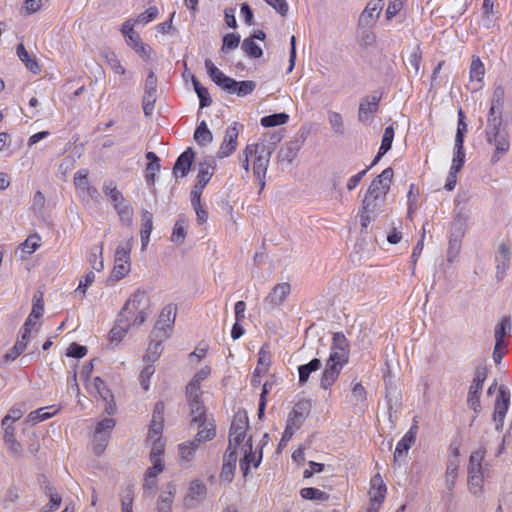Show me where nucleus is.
Instances as JSON below:
<instances>
[{
    "mask_svg": "<svg viewBox=\"0 0 512 512\" xmlns=\"http://www.w3.org/2000/svg\"><path fill=\"white\" fill-rule=\"evenodd\" d=\"M451 452H453V455L449 458L446 469V485L449 490H451L455 485L457 480V470L459 467L458 449L453 448Z\"/></svg>",
    "mask_w": 512,
    "mask_h": 512,
    "instance_id": "30",
    "label": "nucleus"
},
{
    "mask_svg": "<svg viewBox=\"0 0 512 512\" xmlns=\"http://www.w3.org/2000/svg\"><path fill=\"white\" fill-rule=\"evenodd\" d=\"M187 230V222L184 219H179L175 222L172 237H170V240H172L173 243L181 245L184 240L186 239V232Z\"/></svg>",
    "mask_w": 512,
    "mask_h": 512,
    "instance_id": "47",
    "label": "nucleus"
},
{
    "mask_svg": "<svg viewBox=\"0 0 512 512\" xmlns=\"http://www.w3.org/2000/svg\"><path fill=\"white\" fill-rule=\"evenodd\" d=\"M17 55L21 62L24 63L27 70L37 75L40 72V67L36 59H33L30 54L26 51L23 43H19L17 46Z\"/></svg>",
    "mask_w": 512,
    "mask_h": 512,
    "instance_id": "37",
    "label": "nucleus"
},
{
    "mask_svg": "<svg viewBox=\"0 0 512 512\" xmlns=\"http://www.w3.org/2000/svg\"><path fill=\"white\" fill-rule=\"evenodd\" d=\"M214 166L211 163L203 162L199 165L198 183L193 188L192 193L201 194L208 181L213 177Z\"/></svg>",
    "mask_w": 512,
    "mask_h": 512,
    "instance_id": "29",
    "label": "nucleus"
},
{
    "mask_svg": "<svg viewBox=\"0 0 512 512\" xmlns=\"http://www.w3.org/2000/svg\"><path fill=\"white\" fill-rule=\"evenodd\" d=\"M379 98L374 96L371 98H365L359 105L358 119L359 121H370L372 116L378 110Z\"/></svg>",
    "mask_w": 512,
    "mask_h": 512,
    "instance_id": "25",
    "label": "nucleus"
},
{
    "mask_svg": "<svg viewBox=\"0 0 512 512\" xmlns=\"http://www.w3.org/2000/svg\"><path fill=\"white\" fill-rule=\"evenodd\" d=\"M256 87L254 81H234L233 84L226 86L224 90L228 93H235L239 97L251 94Z\"/></svg>",
    "mask_w": 512,
    "mask_h": 512,
    "instance_id": "34",
    "label": "nucleus"
},
{
    "mask_svg": "<svg viewBox=\"0 0 512 512\" xmlns=\"http://www.w3.org/2000/svg\"><path fill=\"white\" fill-rule=\"evenodd\" d=\"M269 365H271V355L267 350H265V348H261L259 352L258 366L257 369H255V373L265 374Z\"/></svg>",
    "mask_w": 512,
    "mask_h": 512,
    "instance_id": "61",
    "label": "nucleus"
},
{
    "mask_svg": "<svg viewBox=\"0 0 512 512\" xmlns=\"http://www.w3.org/2000/svg\"><path fill=\"white\" fill-rule=\"evenodd\" d=\"M74 183L79 192L85 193L91 199L96 196V188L89 184L88 171L80 170L74 177Z\"/></svg>",
    "mask_w": 512,
    "mask_h": 512,
    "instance_id": "31",
    "label": "nucleus"
},
{
    "mask_svg": "<svg viewBox=\"0 0 512 512\" xmlns=\"http://www.w3.org/2000/svg\"><path fill=\"white\" fill-rule=\"evenodd\" d=\"M194 152L191 148L182 152L174 164L173 173L175 177H185L193 164Z\"/></svg>",
    "mask_w": 512,
    "mask_h": 512,
    "instance_id": "22",
    "label": "nucleus"
},
{
    "mask_svg": "<svg viewBox=\"0 0 512 512\" xmlns=\"http://www.w3.org/2000/svg\"><path fill=\"white\" fill-rule=\"evenodd\" d=\"M121 512H132V503H134V487L128 486L121 492Z\"/></svg>",
    "mask_w": 512,
    "mask_h": 512,
    "instance_id": "50",
    "label": "nucleus"
},
{
    "mask_svg": "<svg viewBox=\"0 0 512 512\" xmlns=\"http://www.w3.org/2000/svg\"><path fill=\"white\" fill-rule=\"evenodd\" d=\"M393 137H395V131L393 130L392 126L386 127L382 139V144H380L378 154L374 159V162H372V165H375L381 156L386 154L387 151L391 149Z\"/></svg>",
    "mask_w": 512,
    "mask_h": 512,
    "instance_id": "41",
    "label": "nucleus"
},
{
    "mask_svg": "<svg viewBox=\"0 0 512 512\" xmlns=\"http://www.w3.org/2000/svg\"><path fill=\"white\" fill-rule=\"evenodd\" d=\"M484 459V450L477 449L470 455L469 465H468V486L469 490L475 496H478L482 493L483 487V469H482V461Z\"/></svg>",
    "mask_w": 512,
    "mask_h": 512,
    "instance_id": "11",
    "label": "nucleus"
},
{
    "mask_svg": "<svg viewBox=\"0 0 512 512\" xmlns=\"http://www.w3.org/2000/svg\"><path fill=\"white\" fill-rule=\"evenodd\" d=\"M150 313V297L147 292L142 290H137L131 294L122 309L123 317L134 327H138L147 321Z\"/></svg>",
    "mask_w": 512,
    "mask_h": 512,
    "instance_id": "6",
    "label": "nucleus"
},
{
    "mask_svg": "<svg viewBox=\"0 0 512 512\" xmlns=\"http://www.w3.org/2000/svg\"><path fill=\"white\" fill-rule=\"evenodd\" d=\"M241 48L244 50L246 55L252 58H260L262 55V49L253 41L252 38H246L244 42H242Z\"/></svg>",
    "mask_w": 512,
    "mask_h": 512,
    "instance_id": "56",
    "label": "nucleus"
},
{
    "mask_svg": "<svg viewBox=\"0 0 512 512\" xmlns=\"http://www.w3.org/2000/svg\"><path fill=\"white\" fill-rule=\"evenodd\" d=\"M417 427H411L409 431L403 436V438L398 441L396 450L394 453L395 461L401 460L404 458L405 454L409 451L412 444L415 443L416 440Z\"/></svg>",
    "mask_w": 512,
    "mask_h": 512,
    "instance_id": "23",
    "label": "nucleus"
},
{
    "mask_svg": "<svg viewBox=\"0 0 512 512\" xmlns=\"http://www.w3.org/2000/svg\"><path fill=\"white\" fill-rule=\"evenodd\" d=\"M249 422L245 411H238L234 414L231 429H229L228 452L240 453V469L246 476L251 466L258 467L262 454L261 451L253 450L252 436L248 433Z\"/></svg>",
    "mask_w": 512,
    "mask_h": 512,
    "instance_id": "1",
    "label": "nucleus"
},
{
    "mask_svg": "<svg viewBox=\"0 0 512 512\" xmlns=\"http://www.w3.org/2000/svg\"><path fill=\"white\" fill-rule=\"evenodd\" d=\"M205 66L209 77L212 78L216 85L221 86L222 89L233 84V79L226 76L221 70L217 69L210 59H206Z\"/></svg>",
    "mask_w": 512,
    "mask_h": 512,
    "instance_id": "28",
    "label": "nucleus"
},
{
    "mask_svg": "<svg viewBox=\"0 0 512 512\" xmlns=\"http://www.w3.org/2000/svg\"><path fill=\"white\" fill-rule=\"evenodd\" d=\"M150 443V462L152 467L148 468L144 474L143 487L146 489H154L156 487V477L164 470V462L162 455L164 453V441H148Z\"/></svg>",
    "mask_w": 512,
    "mask_h": 512,
    "instance_id": "9",
    "label": "nucleus"
},
{
    "mask_svg": "<svg viewBox=\"0 0 512 512\" xmlns=\"http://www.w3.org/2000/svg\"><path fill=\"white\" fill-rule=\"evenodd\" d=\"M509 392L504 386L499 387V394H497L494 404L493 420L496 423V429L500 430L503 425V420L507 414L509 407Z\"/></svg>",
    "mask_w": 512,
    "mask_h": 512,
    "instance_id": "16",
    "label": "nucleus"
},
{
    "mask_svg": "<svg viewBox=\"0 0 512 512\" xmlns=\"http://www.w3.org/2000/svg\"><path fill=\"white\" fill-rule=\"evenodd\" d=\"M419 198L418 188L411 184L408 192V217L411 218L413 213L417 210V201Z\"/></svg>",
    "mask_w": 512,
    "mask_h": 512,
    "instance_id": "62",
    "label": "nucleus"
},
{
    "mask_svg": "<svg viewBox=\"0 0 512 512\" xmlns=\"http://www.w3.org/2000/svg\"><path fill=\"white\" fill-rule=\"evenodd\" d=\"M464 138H455V155L453 158V164H451V171L458 172L461 170L464 164V149H463Z\"/></svg>",
    "mask_w": 512,
    "mask_h": 512,
    "instance_id": "45",
    "label": "nucleus"
},
{
    "mask_svg": "<svg viewBox=\"0 0 512 512\" xmlns=\"http://www.w3.org/2000/svg\"><path fill=\"white\" fill-rule=\"evenodd\" d=\"M288 121L287 113L272 114L262 117L260 120L261 126L263 127H278L286 124Z\"/></svg>",
    "mask_w": 512,
    "mask_h": 512,
    "instance_id": "48",
    "label": "nucleus"
},
{
    "mask_svg": "<svg viewBox=\"0 0 512 512\" xmlns=\"http://www.w3.org/2000/svg\"><path fill=\"white\" fill-rule=\"evenodd\" d=\"M421 62H422V53L421 50L417 47L414 52L410 54L408 59H406V65H408L409 69L414 70L415 75L421 74Z\"/></svg>",
    "mask_w": 512,
    "mask_h": 512,
    "instance_id": "54",
    "label": "nucleus"
},
{
    "mask_svg": "<svg viewBox=\"0 0 512 512\" xmlns=\"http://www.w3.org/2000/svg\"><path fill=\"white\" fill-rule=\"evenodd\" d=\"M199 447V444H196L195 441H186L179 445V458L181 463L189 464L193 461L196 449Z\"/></svg>",
    "mask_w": 512,
    "mask_h": 512,
    "instance_id": "39",
    "label": "nucleus"
},
{
    "mask_svg": "<svg viewBox=\"0 0 512 512\" xmlns=\"http://www.w3.org/2000/svg\"><path fill=\"white\" fill-rule=\"evenodd\" d=\"M509 248L506 244L502 243L499 247V250L496 252V271L497 277L502 278L504 276L505 271L508 269L509 265Z\"/></svg>",
    "mask_w": 512,
    "mask_h": 512,
    "instance_id": "35",
    "label": "nucleus"
},
{
    "mask_svg": "<svg viewBox=\"0 0 512 512\" xmlns=\"http://www.w3.org/2000/svg\"><path fill=\"white\" fill-rule=\"evenodd\" d=\"M130 49L134 50L135 54L140 56L144 62H150L154 58V51L149 45L142 41L141 37H136L131 40H126Z\"/></svg>",
    "mask_w": 512,
    "mask_h": 512,
    "instance_id": "24",
    "label": "nucleus"
},
{
    "mask_svg": "<svg viewBox=\"0 0 512 512\" xmlns=\"http://www.w3.org/2000/svg\"><path fill=\"white\" fill-rule=\"evenodd\" d=\"M176 493V486L174 483H168L166 487L162 490L161 496H160V502L165 505L166 507H169L170 503L173 502V499L175 497Z\"/></svg>",
    "mask_w": 512,
    "mask_h": 512,
    "instance_id": "63",
    "label": "nucleus"
},
{
    "mask_svg": "<svg viewBox=\"0 0 512 512\" xmlns=\"http://www.w3.org/2000/svg\"><path fill=\"white\" fill-rule=\"evenodd\" d=\"M511 329L510 317H503L501 322L495 327V343L497 345L504 344V337Z\"/></svg>",
    "mask_w": 512,
    "mask_h": 512,
    "instance_id": "49",
    "label": "nucleus"
},
{
    "mask_svg": "<svg viewBox=\"0 0 512 512\" xmlns=\"http://www.w3.org/2000/svg\"><path fill=\"white\" fill-rule=\"evenodd\" d=\"M382 1L383 0H375L366 5L362 16H360V21H364L366 24L375 21L383 8Z\"/></svg>",
    "mask_w": 512,
    "mask_h": 512,
    "instance_id": "38",
    "label": "nucleus"
},
{
    "mask_svg": "<svg viewBox=\"0 0 512 512\" xmlns=\"http://www.w3.org/2000/svg\"><path fill=\"white\" fill-rule=\"evenodd\" d=\"M190 423H192V425L199 426V431L196 433V436L192 442L200 445L203 442H208L215 437V424L213 420H207L206 414L202 421H194L192 418L190 419Z\"/></svg>",
    "mask_w": 512,
    "mask_h": 512,
    "instance_id": "21",
    "label": "nucleus"
},
{
    "mask_svg": "<svg viewBox=\"0 0 512 512\" xmlns=\"http://www.w3.org/2000/svg\"><path fill=\"white\" fill-rule=\"evenodd\" d=\"M192 82L195 93L198 94V97L200 99V108H205L209 106L211 104V99L209 97L207 88L201 86L200 82L196 79L195 76H192Z\"/></svg>",
    "mask_w": 512,
    "mask_h": 512,
    "instance_id": "52",
    "label": "nucleus"
},
{
    "mask_svg": "<svg viewBox=\"0 0 512 512\" xmlns=\"http://www.w3.org/2000/svg\"><path fill=\"white\" fill-rule=\"evenodd\" d=\"M104 194L109 197L112 205L120 215L121 220L130 224L132 220V208L130 207L127 200L123 197L122 192L117 189L115 184H108L103 188Z\"/></svg>",
    "mask_w": 512,
    "mask_h": 512,
    "instance_id": "12",
    "label": "nucleus"
},
{
    "mask_svg": "<svg viewBox=\"0 0 512 512\" xmlns=\"http://www.w3.org/2000/svg\"><path fill=\"white\" fill-rule=\"evenodd\" d=\"M321 361L319 358H313L310 363L300 365L298 368L299 384L304 385L312 372L320 369Z\"/></svg>",
    "mask_w": 512,
    "mask_h": 512,
    "instance_id": "40",
    "label": "nucleus"
},
{
    "mask_svg": "<svg viewBox=\"0 0 512 512\" xmlns=\"http://www.w3.org/2000/svg\"><path fill=\"white\" fill-rule=\"evenodd\" d=\"M87 389L92 395L100 397L103 400V402L106 403V411L109 414H111L115 410L113 397L107 386L104 385V382L101 378H93L92 381L87 384Z\"/></svg>",
    "mask_w": 512,
    "mask_h": 512,
    "instance_id": "17",
    "label": "nucleus"
},
{
    "mask_svg": "<svg viewBox=\"0 0 512 512\" xmlns=\"http://www.w3.org/2000/svg\"><path fill=\"white\" fill-rule=\"evenodd\" d=\"M237 452H226L224 464H222L220 478L222 481H232L234 470L236 467Z\"/></svg>",
    "mask_w": 512,
    "mask_h": 512,
    "instance_id": "32",
    "label": "nucleus"
},
{
    "mask_svg": "<svg viewBox=\"0 0 512 512\" xmlns=\"http://www.w3.org/2000/svg\"><path fill=\"white\" fill-rule=\"evenodd\" d=\"M168 338L169 337H161L156 333H152V335H150V342L147 348L146 356H144V358L152 362L160 358L161 353L163 351L162 344Z\"/></svg>",
    "mask_w": 512,
    "mask_h": 512,
    "instance_id": "27",
    "label": "nucleus"
},
{
    "mask_svg": "<svg viewBox=\"0 0 512 512\" xmlns=\"http://www.w3.org/2000/svg\"><path fill=\"white\" fill-rule=\"evenodd\" d=\"M40 246V236L33 234L26 238L24 243L20 244V250L26 254H33Z\"/></svg>",
    "mask_w": 512,
    "mask_h": 512,
    "instance_id": "55",
    "label": "nucleus"
},
{
    "mask_svg": "<svg viewBox=\"0 0 512 512\" xmlns=\"http://www.w3.org/2000/svg\"><path fill=\"white\" fill-rule=\"evenodd\" d=\"M245 159L242 166L246 172L250 169L253 171L255 180L259 182L260 187L265 186V177L271 159V149L263 142L247 145L245 150Z\"/></svg>",
    "mask_w": 512,
    "mask_h": 512,
    "instance_id": "5",
    "label": "nucleus"
},
{
    "mask_svg": "<svg viewBox=\"0 0 512 512\" xmlns=\"http://www.w3.org/2000/svg\"><path fill=\"white\" fill-rule=\"evenodd\" d=\"M176 317L175 308L168 305L164 307L157 319L152 333H156L159 337H170Z\"/></svg>",
    "mask_w": 512,
    "mask_h": 512,
    "instance_id": "14",
    "label": "nucleus"
},
{
    "mask_svg": "<svg viewBox=\"0 0 512 512\" xmlns=\"http://www.w3.org/2000/svg\"><path fill=\"white\" fill-rule=\"evenodd\" d=\"M300 495L307 500H320L325 501L328 499L327 494L324 491L318 490L312 487H306L300 490Z\"/></svg>",
    "mask_w": 512,
    "mask_h": 512,
    "instance_id": "58",
    "label": "nucleus"
},
{
    "mask_svg": "<svg viewBox=\"0 0 512 512\" xmlns=\"http://www.w3.org/2000/svg\"><path fill=\"white\" fill-rule=\"evenodd\" d=\"M146 158L148 160V164H147V168H146V171H147L146 178L150 184H153L155 181L156 173L158 171H160V164L158 163V158H157L156 154L153 152H148L146 155Z\"/></svg>",
    "mask_w": 512,
    "mask_h": 512,
    "instance_id": "46",
    "label": "nucleus"
},
{
    "mask_svg": "<svg viewBox=\"0 0 512 512\" xmlns=\"http://www.w3.org/2000/svg\"><path fill=\"white\" fill-rule=\"evenodd\" d=\"M470 80L482 82L484 77V65L478 57H473L469 70Z\"/></svg>",
    "mask_w": 512,
    "mask_h": 512,
    "instance_id": "53",
    "label": "nucleus"
},
{
    "mask_svg": "<svg viewBox=\"0 0 512 512\" xmlns=\"http://www.w3.org/2000/svg\"><path fill=\"white\" fill-rule=\"evenodd\" d=\"M4 444H5L6 448H8L10 455L14 459H22L23 458L24 447L20 442H18L17 438L6 440V441H4Z\"/></svg>",
    "mask_w": 512,
    "mask_h": 512,
    "instance_id": "57",
    "label": "nucleus"
},
{
    "mask_svg": "<svg viewBox=\"0 0 512 512\" xmlns=\"http://www.w3.org/2000/svg\"><path fill=\"white\" fill-rule=\"evenodd\" d=\"M190 202H192L196 214V220H198L200 225L205 224L208 220V214L201 205V194H198L197 192L190 193Z\"/></svg>",
    "mask_w": 512,
    "mask_h": 512,
    "instance_id": "42",
    "label": "nucleus"
},
{
    "mask_svg": "<svg viewBox=\"0 0 512 512\" xmlns=\"http://www.w3.org/2000/svg\"><path fill=\"white\" fill-rule=\"evenodd\" d=\"M38 327L39 323H31V321L24 322L22 329H20L17 342L14 343L10 351L6 352L4 355V360L6 362L15 360L25 351L27 344L30 342L32 332L38 331Z\"/></svg>",
    "mask_w": 512,
    "mask_h": 512,
    "instance_id": "13",
    "label": "nucleus"
},
{
    "mask_svg": "<svg viewBox=\"0 0 512 512\" xmlns=\"http://www.w3.org/2000/svg\"><path fill=\"white\" fill-rule=\"evenodd\" d=\"M211 375V367L208 364H203L195 369L192 376H190L185 387L186 401L189 407V415L193 416L194 421H202L204 418L203 391L204 382L208 380Z\"/></svg>",
    "mask_w": 512,
    "mask_h": 512,
    "instance_id": "4",
    "label": "nucleus"
},
{
    "mask_svg": "<svg viewBox=\"0 0 512 512\" xmlns=\"http://www.w3.org/2000/svg\"><path fill=\"white\" fill-rule=\"evenodd\" d=\"M350 359V346L343 333H334L332 338L331 352L326 360L325 368L320 378V387L324 390L330 389L337 381L340 370Z\"/></svg>",
    "mask_w": 512,
    "mask_h": 512,
    "instance_id": "3",
    "label": "nucleus"
},
{
    "mask_svg": "<svg viewBox=\"0 0 512 512\" xmlns=\"http://www.w3.org/2000/svg\"><path fill=\"white\" fill-rule=\"evenodd\" d=\"M104 59H106L107 65H109V67L113 72H115V74L121 76L125 74V69L121 63V60L118 59L114 51L106 52V54H104Z\"/></svg>",
    "mask_w": 512,
    "mask_h": 512,
    "instance_id": "51",
    "label": "nucleus"
},
{
    "mask_svg": "<svg viewBox=\"0 0 512 512\" xmlns=\"http://www.w3.org/2000/svg\"><path fill=\"white\" fill-rule=\"evenodd\" d=\"M289 293H291V286L286 282L280 283L273 287L272 293L268 295L267 299L274 305H280Z\"/></svg>",
    "mask_w": 512,
    "mask_h": 512,
    "instance_id": "36",
    "label": "nucleus"
},
{
    "mask_svg": "<svg viewBox=\"0 0 512 512\" xmlns=\"http://www.w3.org/2000/svg\"><path fill=\"white\" fill-rule=\"evenodd\" d=\"M487 378V373L484 369L477 370L475 373L472 385L468 391V404L470 409L478 413L481 410V403L479 402V395L481 394L483 382Z\"/></svg>",
    "mask_w": 512,
    "mask_h": 512,
    "instance_id": "15",
    "label": "nucleus"
},
{
    "mask_svg": "<svg viewBox=\"0 0 512 512\" xmlns=\"http://www.w3.org/2000/svg\"><path fill=\"white\" fill-rule=\"evenodd\" d=\"M45 409L46 408H39L36 411L31 412L28 415V419H26V422H29L32 425H36L39 422L45 421V420L51 418V416L56 414V411L49 413V412H46Z\"/></svg>",
    "mask_w": 512,
    "mask_h": 512,
    "instance_id": "60",
    "label": "nucleus"
},
{
    "mask_svg": "<svg viewBox=\"0 0 512 512\" xmlns=\"http://www.w3.org/2000/svg\"><path fill=\"white\" fill-rule=\"evenodd\" d=\"M386 494V486L383 479L379 474H376L371 479V485L369 490L370 507L369 509L376 508L378 512L379 506L383 503Z\"/></svg>",
    "mask_w": 512,
    "mask_h": 512,
    "instance_id": "18",
    "label": "nucleus"
},
{
    "mask_svg": "<svg viewBox=\"0 0 512 512\" xmlns=\"http://www.w3.org/2000/svg\"><path fill=\"white\" fill-rule=\"evenodd\" d=\"M130 327H134L130 322H121L112 327L109 332V339L111 343H119L127 335Z\"/></svg>",
    "mask_w": 512,
    "mask_h": 512,
    "instance_id": "44",
    "label": "nucleus"
},
{
    "mask_svg": "<svg viewBox=\"0 0 512 512\" xmlns=\"http://www.w3.org/2000/svg\"><path fill=\"white\" fill-rule=\"evenodd\" d=\"M194 140L196 143L203 146L213 142V134L207 128L205 121H201L200 125L196 127Z\"/></svg>",
    "mask_w": 512,
    "mask_h": 512,
    "instance_id": "43",
    "label": "nucleus"
},
{
    "mask_svg": "<svg viewBox=\"0 0 512 512\" xmlns=\"http://www.w3.org/2000/svg\"><path fill=\"white\" fill-rule=\"evenodd\" d=\"M136 24L137 23L135 22V20H131V19L123 22V24L121 26V33L123 34L124 38H126V40L139 38L138 33L135 32Z\"/></svg>",
    "mask_w": 512,
    "mask_h": 512,
    "instance_id": "64",
    "label": "nucleus"
},
{
    "mask_svg": "<svg viewBox=\"0 0 512 512\" xmlns=\"http://www.w3.org/2000/svg\"><path fill=\"white\" fill-rule=\"evenodd\" d=\"M133 243L134 238L131 236L117 246L114 255V265H112L107 279L109 284H115L129 275L131 271L130 253Z\"/></svg>",
    "mask_w": 512,
    "mask_h": 512,
    "instance_id": "7",
    "label": "nucleus"
},
{
    "mask_svg": "<svg viewBox=\"0 0 512 512\" xmlns=\"http://www.w3.org/2000/svg\"><path fill=\"white\" fill-rule=\"evenodd\" d=\"M501 125L502 119L494 117V119L489 120L486 130L487 142L495 146V153L492 158L494 163L509 150L508 135L506 132H501Z\"/></svg>",
    "mask_w": 512,
    "mask_h": 512,
    "instance_id": "10",
    "label": "nucleus"
},
{
    "mask_svg": "<svg viewBox=\"0 0 512 512\" xmlns=\"http://www.w3.org/2000/svg\"><path fill=\"white\" fill-rule=\"evenodd\" d=\"M237 137H239V131H237L235 126H229L225 131L224 141L221 142L216 157L225 159L233 154L237 146Z\"/></svg>",
    "mask_w": 512,
    "mask_h": 512,
    "instance_id": "20",
    "label": "nucleus"
},
{
    "mask_svg": "<svg viewBox=\"0 0 512 512\" xmlns=\"http://www.w3.org/2000/svg\"><path fill=\"white\" fill-rule=\"evenodd\" d=\"M163 411V403L157 402L154 408L152 423H150L149 426L148 441L163 442L161 437L163 430Z\"/></svg>",
    "mask_w": 512,
    "mask_h": 512,
    "instance_id": "19",
    "label": "nucleus"
},
{
    "mask_svg": "<svg viewBox=\"0 0 512 512\" xmlns=\"http://www.w3.org/2000/svg\"><path fill=\"white\" fill-rule=\"evenodd\" d=\"M393 179V170L386 168L373 181H371L368 191H366L362 203V226L369 225L372 218L384 211V202L386 195L390 191Z\"/></svg>",
    "mask_w": 512,
    "mask_h": 512,
    "instance_id": "2",
    "label": "nucleus"
},
{
    "mask_svg": "<svg viewBox=\"0 0 512 512\" xmlns=\"http://www.w3.org/2000/svg\"><path fill=\"white\" fill-rule=\"evenodd\" d=\"M206 494V485L201 480H192L188 486L186 500L192 503H201Z\"/></svg>",
    "mask_w": 512,
    "mask_h": 512,
    "instance_id": "26",
    "label": "nucleus"
},
{
    "mask_svg": "<svg viewBox=\"0 0 512 512\" xmlns=\"http://www.w3.org/2000/svg\"><path fill=\"white\" fill-rule=\"evenodd\" d=\"M329 122L332 127V131L339 136H343L345 132L344 121L338 112H331L329 114Z\"/></svg>",
    "mask_w": 512,
    "mask_h": 512,
    "instance_id": "59",
    "label": "nucleus"
},
{
    "mask_svg": "<svg viewBox=\"0 0 512 512\" xmlns=\"http://www.w3.org/2000/svg\"><path fill=\"white\" fill-rule=\"evenodd\" d=\"M311 411V402L307 399H300L294 403L290 413L287 415L286 427L282 433V442L291 440L293 434L298 431Z\"/></svg>",
    "mask_w": 512,
    "mask_h": 512,
    "instance_id": "8",
    "label": "nucleus"
},
{
    "mask_svg": "<svg viewBox=\"0 0 512 512\" xmlns=\"http://www.w3.org/2000/svg\"><path fill=\"white\" fill-rule=\"evenodd\" d=\"M142 228H141V243L142 249H145L149 243L151 231H153V214L148 210L142 211Z\"/></svg>",
    "mask_w": 512,
    "mask_h": 512,
    "instance_id": "33",
    "label": "nucleus"
}]
</instances>
